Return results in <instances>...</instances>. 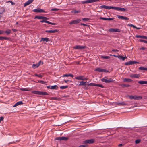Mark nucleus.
<instances>
[{"label":"nucleus","instance_id":"obj_1","mask_svg":"<svg viewBox=\"0 0 147 147\" xmlns=\"http://www.w3.org/2000/svg\"><path fill=\"white\" fill-rule=\"evenodd\" d=\"M31 92L32 94L40 95H49L47 92L43 91L33 90Z\"/></svg>","mask_w":147,"mask_h":147},{"label":"nucleus","instance_id":"obj_2","mask_svg":"<svg viewBox=\"0 0 147 147\" xmlns=\"http://www.w3.org/2000/svg\"><path fill=\"white\" fill-rule=\"evenodd\" d=\"M129 97L131 99H134V100H140L142 98V97L140 96H136L129 95Z\"/></svg>","mask_w":147,"mask_h":147},{"label":"nucleus","instance_id":"obj_3","mask_svg":"<svg viewBox=\"0 0 147 147\" xmlns=\"http://www.w3.org/2000/svg\"><path fill=\"white\" fill-rule=\"evenodd\" d=\"M101 81L107 83L114 82V80L111 78H110L109 80H108V78H103L101 79Z\"/></svg>","mask_w":147,"mask_h":147},{"label":"nucleus","instance_id":"obj_4","mask_svg":"<svg viewBox=\"0 0 147 147\" xmlns=\"http://www.w3.org/2000/svg\"><path fill=\"white\" fill-rule=\"evenodd\" d=\"M94 71H97L98 72H109V71L103 69H102L100 68H96Z\"/></svg>","mask_w":147,"mask_h":147},{"label":"nucleus","instance_id":"obj_5","mask_svg":"<svg viewBox=\"0 0 147 147\" xmlns=\"http://www.w3.org/2000/svg\"><path fill=\"white\" fill-rule=\"evenodd\" d=\"M81 20L80 19H77L76 20H73L69 22L70 25L76 24L78 23L81 21Z\"/></svg>","mask_w":147,"mask_h":147},{"label":"nucleus","instance_id":"obj_6","mask_svg":"<svg viewBox=\"0 0 147 147\" xmlns=\"http://www.w3.org/2000/svg\"><path fill=\"white\" fill-rule=\"evenodd\" d=\"M94 142V140L93 139H90L86 140L83 141V144H91L93 143Z\"/></svg>","mask_w":147,"mask_h":147},{"label":"nucleus","instance_id":"obj_7","mask_svg":"<svg viewBox=\"0 0 147 147\" xmlns=\"http://www.w3.org/2000/svg\"><path fill=\"white\" fill-rule=\"evenodd\" d=\"M33 12L36 13H46V12L43 9L40 8L34 9L32 10Z\"/></svg>","mask_w":147,"mask_h":147},{"label":"nucleus","instance_id":"obj_8","mask_svg":"<svg viewBox=\"0 0 147 147\" xmlns=\"http://www.w3.org/2000/svg\"><path fill=\"white\" fill-rule=\"evenodd\" d=\"M86 47V46H83L76 45L73 48L75 49L82 50L85 49Z\"/></svg>","mask_w":147,"mask_h":147},{"label":"nucleus","instance_id":"obj_9","mask_svg":"<svg viewBox=\"0 0 147 147\" xmlns=\"http://www.w3.org/2000/svg\"><path fill=\"white\" fill-rule=\"evenodd\" d=\"M138 63V62L136 61H129L125 63V65H132L134 64Z\"/></svg>","mask_w":147,"mask_h":147},{"label":"nucleus","instance_id":"obj_10","mask_svg":"<svg viewBox=\"0 0 147 147\" xmlns=\"http://www.w3.org/2000/svg\"><path fill=\"white\" fill-rule=\"evenodd\" d=\"M40 22L41 23L45 22L52 25H55L56 24L55 23L51 22L49 21L46 20H40Z\"/></svg>","mask_w":147,"mask_h":147},{"label":"nucleus","instance_id":"obj_11","mask_svg":"<svg viewBox=\"0 0 147 147\" xmlns=\"http://www.w3.org/2000/svg\"><path fill=\"white\" fill-rule=\"evenodd\" d=\"M75 78L78 80H86V78L83 76H79L75 77Z\"/></svg>","mask_w":147,"mask_h":147},{"label":"nucleus","instance_id":"obj_12","mask_svg":"<svg viewBox=\"0 0 147 147\" xmlns=\"http://www.w3.org/2000/svg\"><path fill=\"white\" fill-rule=\"evenodd\" d=\"M92 86H96L100 87L102 88H104V86L102 84H96L94 83H91L90 84Z\"/></svg>","mask_w":147,"mask_h":147},{"label":"nucleus","instance_id":"obj_13","mask_svg":"<svg viewBox=\"0 0 147 147\" xmlns=\"http://www.w3.org/2000/svg\"><path fill=\"white\" fill-rule=\"evenodd\" d=\"M117 16L118 18L121 19L122 20H127L129 19V18L127 17L124 16H120L119 15H117Z\"/></svg>","mask_w":147,"mask_h":147},{"label":"nucleus","instance_id":"obj_14","mask_svg":"<svg viewBox=\"0 0 147 147\" xmlns=\"http://www.w3.org/2000/svg\"><path fill=\"white\" fill-rule=\"evenodd\" d=\"M58 31V30L57 29H55L53 30H46L45 31V32H46L54 33L57 32Z\"/></svg>","mask_w":147,"mask_h":147},{"label":"nucleus","instance_id":"obj_15","mask_svg":"<svg viewBox=\"0 0 147 147\" xmlns=\"http://www.w3.org/2000/svg\"><path fill=\"white\" fill-rule=\"evenodd\" d=\"M135 37L137 38H141L143 39L147 40V36L140 35H136Z\"/></svg>","mask_w":147,"mask_h":147},{"label":"nucleus","instance_id":"obj_16","mask_svg":"<svg viewBox=\"0 0 147 147\" xmlns=\"http://www.w3.org/2000/svg\"><path fill=\"white\" fill-rule=\"evenodd\" d=\"M139 74H131L130 75V77L131 78H138L140 77Z\"/></svg>","mask_w":147,"mask_h":147},{"label":"nucleus","instance_id":"obj_17","mask_svg":"<svg viewBox=\"0 0 147 147\" xmlns=\"http://www.w3.org/2000/svg\"><path fill=\"white\" fill-rule=\"evenodd\" d=\"M23 104V103L22 101H19L17 102L13 106V107H16L17 106L20 105H22Z\"/></svg>","mask_w":147,"mask_h":147},{"label":"nucleus","instance_id":"obj_18","mask_svg":"<svg viewBox=\"0 0 147 147\" xmlns=\"http://www.w3.org/2000/svg\"><path fill=\"white\" fill-rule=\"evenodd\" d=\"M100 8L101 9L104 8L107 9H110V6H106L105 5H102L100 6Z\"/></svg>","mask_w":147,"mask_h":147},{"label":"nucleus","instance_id":"obj_19","mask_svg":"<svg viewBox=\"0 0 147 147\" xmlns=\"http://www.w3.org/2000/svg\"><path fill=\"white\" fill-rule=\"evenodd\" d=\"M138 83L141 84H147V81H139Z\"/></svg>","mask_w":147,"mask_h":147},{"label":"nucleus","instance_id":"obj_20","mask_svg":"<svg viewBox=\"0 0 147 147\" xmlns=\"http://www.w3.org/2000/svg\"><path fill=\"white\" fill-rule=\"evenodd\" d=\"M58 87L57 85H54L53 86H51V89L53 90H57L58 89Z\"/></svg>","mask_w":147,"mask_h":147},{"label":"nucleus","instance_id":"obj_21","mask_svg":"<svg viewBox=\"0 0 147 147\" xmlns=\"http://www.w3.org/2000/svg\"><path fill=\"white\" fill-rule=\"evenodd\" d=\"M88 3H91L93 2H98L99 1V0H87Z\"/></svg>","mask_w":147,"mask_h":147},{"label":"nucleus","instance_id":"obj_22","mask_svg":"<svg viewBox=\"0 0 147 147\" xmlns=\"http://www.w3.org/2000/svg\"><path fill=\"white\" fill-rule=\"evenodd\" d=\"M10 39V38L7 37H3V36H0V40H2L3 39H4L5 40H9Z\"/></svg>","mask_w":147,"mask_h":147},{"label":"nucleus","instance_id":"obj_23","mask_svg":"<svg viewBox=\"0 0 147 147\" xmlns=\"http://www.w3.org/2000/svg\"><path fill=\"white\" fill-rule=\"evenodd\" d=\"M45 41L46 42H47L49 41V38H41V40H40V41Z\"/></svg>","mask_w":147,"mask_h":147},{"label":"nucleus","instance_id":"obj_24","mask_svg":"<svg viewBox=\"0 0 147 147\" xmlns=\"http://www.w3.org/2000/svg\"><path fill=\"white\" fill-rule=\"evenodd\" d=\"M39 66V64H38V63L34 64L32 66V67L34 69L38 67Z\"/></svg>","mask_w":147,"mask_h":147},{"label":"nucleus","instance_id":"obj_25","mask_svg":"<svg viewBox=\"0 0 147 147\" xmlns=\"http://www.w3.org/2000/svg\"><path fill=\"white\" fill-rule=\"evenodd\" d=\"M123 81L125 82H131L132 81V80L131 79L129 78H125L124 79Z\"/></svg>","mask_w":147,"mask_h":147},{"label":"nucleus","instance_id":"obj_26","mask_svg":"<svg viewBox=\"0 0 147 147\" xmlns=\"http://www.w3.org/2000/svg\"><path fill=\"white\" fill-rule=\"evenodd\" d=\"M70 76V77L73 78V77H74V75L73 74H65L63 75L62 76V77H68V76Z\"/></svg>","mask_w":147,"mask_h":147},{"label":"nucleus","instance_id":"obj_27","mask_svg":"<svg viewBox=\"0 0 147 147\" xmlns=\"http://www.w3.org/2000/svg\"><path fill=\"white\" fill-rule=\"evenodd\" d=\"M139 69L141 71H147V68L144 67H139Z\"/></svg>","mask_w":147,"mask_h":147},{"label":"nucleus","instance_id":"obj_28","mask_svg":"<svg viewBox=\"0 0 147 147\" xmlns=\"http://www.w3.org/2000/svg\"><path fill=\"white\" fill-rule=\"evenodd\" d=\"M112 9L114 10L118 11L119 7L110 6V9Z\"/></svg>","mask_w":147,"mask_h":147},{"label":"nucleus","instance_id":"obj_29","mask_svg":"<svg viewBox=\"0 0 147 147\" xmlns=\"http://www.w3.org/2000/svg\"><path fill=\"white\" fill-rule=\"evenodd\" d=\"M4 33H6L7 35H8L11 33V30L9 29H8L4 32Z\"/></svg>","mask_w":147,"mask_h":147},{"label":"nucleus","instance_id":"obj_30","mask_svg":"<svg viewBox=\"0 0 147 147\" xmlns=\"http://www.w3.org/2000/svg\"><path fill=\"white\" fill-rule=\"evenodd\" d=\"M20 90L22 91H28L31 90V89L28 88H21L20 89Z\"/></svg>","mask_w":147,"mask_h":147},{"label":"nucleus","instance_id":"obj_31","mask_svg":"<svg viewBox=\"0 0 147 147\" xmlns=\"http://www.w3.org/2000/svg\"><path fill=\"white\" fill-rule=\"evenodd\" d=\"M68 139V138L67 137H65L64 136H62L61 137V140H67Z\"/></svg>","mask_w":147,"mask_h":147},{"label":"nucleus","instance_id":"obj_32","mask_svg":"<svg viewBox=\"0 0 147 147\" xmlns=\"http://www.w3.org/2000/svg\"><path fill=\"white\" fill-rule=\"evenodd\" d=\"M60 98L57 97H52L51 98V100H60Z\"/></svg>","mask_w":147,"mask_h":147},{"label":"nucleus","instance_id":"obj_33","mask_svg":"<svg viewBox=\"0 0 147 147\" xmlns=\"http://www.w3.org/2000/svg\"><path fill=\"white\" fill-rule=\"evenodd\" d=\"M42 16H36L34 17V19H42Z\"/></svg>","mask_w":147,"mask_h":147},{"label":"nucleus","instance_id":"obj_34","mask_svg":"<svg viewBox=\"0 0 147 147\" xmlns=\"http://www.w3.org/2000/svg\"><path fill=\"white\" fill-rule=\"evenodd\" d=\"M101 57L102 58L105 59H109L110 58V57L109 56H101Z\"/></svg>","mask_w":147,"mask_h":147},{"label":"nucleus","instance_id":"obj_35","mask_svg":"<svg viewBox=\"0 0 147 147\" xmlns=\"http://www.w3.org/2000/svg\"><path fill=\"white\" fill-rule=\"evenodd\" d=\"M125 9L124 8H121L119 7L118 11H125Z\"/></svg>","mask_w":147,"mask_h":147},{"label":"nucleus","instance_id":"obj_36","mask_svg":"<svg viewBox=\"0 0 147 147\" xmlns=\"http://www.w3.org/2000/svg\"><path fill=\"white\" fill-rule=\"evenodd\" d=\"M121 86L122 87H129L130 86V85L129 84H121Z\"/></svg>","mask_w":147,"mask_h":147},{"label":"nucleus","instance_id":"obj_37","mask_svg":"<svg viewBox=\"0 0 147 147\" xmlns=\"http://www.w3.org/2000/svg\"><path fill=\"white\" fill-rule=\"evenodd\" d=\"M68 88V86H61L60 87V88L62 89H66Z\"/></svg>","mask_w":147,"mask_h":147},{"label":"nucleus","instance_id":"obj_38","mask_svg":"<svg viewBox=\"0 0 147 147\" xmlns=\"http://www.w3.org/2000/svg\"><path fill=\"white\" fill-rule=\"evenodd\" d=\"M72 13H78L80 12V11L78 10H75L74 11H71Z\"/></svg>","mask_w":147,"mask_h":147},{"label":"nucleus","instance_id":"obj_39","mask_svg":"<svg viewBox=\"0 0 147 147\" xmlns=\"http://www.w3.org/2000/svg\"><path fill=\"white\" fill-rule=\"evenodd\" d=\"M139 41L140 42H142L145 43H147V40H144L142 39H140L139 40Z\"/></svg>","mask_w":147,"mask_h":147},{"label":"nucleus","instance_id":"obj_40","mask_svg":"<svg viewBox=\"0 0 147 147\" xmlns=\"http://www.w3.org/2000/svg\"><path fill=\"white\" fill-rule=\"evenodd\" d=\"M109 31L111 32H114L115 31V28H111L109 29Z\"/></svg>","mask_w":147,"mask_h":147},{"label":"nucleus","instance_id":"obj_41","mask_svg":"<svg viewBox=\"0 0 147 147\" xmlns=\"http://www.w3.org/2000/svg\"><path fill=\"white\" fill-rule=\"evenodd\" d=\"M81 3H82V4H85V3L88 4L87 0H86L82 1L81 2Z\"/></svg>","mask_w":147,"mask_h":147},{"label":"nucleus","instance_id":"obj_42","mask_svg":"<svg viewBox=\"0 0 147 147\" xmlns=\"http://www.w3.org/2000/svg\"><path fill=\"white\" fill-rule=\"evenodd\" d=\"M85 82L82 81L80 82L79 85L84 86L85 85Z\"/></svg>","mask_w":147,"mask_h":147},{"label":"nucleus","instance_id":"obj_43","mask_svg":"<svg viewBox=\"0 0 147 147\" xmlns=\"http://www.w3.org/2000/svg\"><path fill=\"white\" fill-rule=\"evenodd\" d=\"M141 140L140 139L136 140L135 141V143L137 144L139 143L140 142Z\"/></svg>","mask_w":147,"mask_h":147},{"label":"nucleus","instance_id":"obj_44","mask_svg":"<svg viewBox=\"0 0 147 147\" xmlns=\"http://www.w3.org/2000/svg\"><path fill=\"white\" fill-rule=\"evenodd\" d=\"M34 75L35 76H38V77L40 78V77H42V75H41V74H35Z\"/></svg>","mask_w":147,"mask_h":147},{"label":"nucleus","instance_id":"obj_45","mask_svg":"<svg viewBox=\"0 0 147 147\" xmlns=\"http://www.w3.org/2000/svg\"><path fill=\"white\" fill-rule=\"evenodd\" d=\"M121 30L119 29L115 28V32H120Z\"/></svg>","mask_w":147,"mask_h":147},{"label":"nucleus","instance_id":"obj_46","mask_svg":"<svg viewBox=\"0 0 147 147\" xmlns=\"http://www.w3.org/2000/svg\"><path fill=\"white\" fill-rule=\"evenodd\" d=\"M43 62L42 61H39L38 63V64H39V66L40 65H43Z\"/></svg>","mask_w":147,"mask_h":147},{"label":"nucleus","instance_id":"obj_47","mask_svg":"<svg viewBox=\"0 0 147 147\" xmlns=\"http://www.w3.org/2000/svg\"><path fill=\"white\" fill-rule=\"evenodd\" d=\"M128 26L131 27H133L134 28H135V26L133 25L132 24H128Z\"/></svg>","mask_w":147,"mask_h":147},{"label":"nucleus","instance_id":"obj_48","mask_svg":"<svg viewBox=\"0 0 147 147\" xmlns=\"http://www.w3.org/2000/svg\"><path fill=\"white\" fill-rule=\"evenodd\" d=\"M119 58L120 59H122L123 60H124L123 57V56L119 55Z\"/></svg>","mask_w":147,"mask_h":147},{"label":"nucleus","instance_id":"obj_49","mask_svg":"<svg viewBox=\"0 0 147 147\" xmlns=\"http://www.w3.org/2000/svg\"><path fill=\"white\" fill-rule=\"evenodd\" d=\"M33 1L34 0H28L27 1L28 2L29 4H30V3H32Z\"/></svg>","mask_w":147,"mask_h":147},{"label":"nucleus","instance_id":"obj_50","mask_svg":"<svg viewBox=\"0 0 147 147\" xmlns=\"http://www.w3.org/2000/svg\"><path fill=\"white\" fill-rule=\"evenodd\" d=\"M38 82L42 84H44L46 82L42 80H40L38 81Z\"/></svg>","mask_w":147,"mask_h":147},{"label":"nucleus","instance_id":"obj_51","mask_svg":"<svg viewBox=\"0 0 147 147\" xmlns=\"http://www.w3.org/2000/svg\"><path fill=\"white\" fill-rule=\"evenodd\" d=\"M59 10V9L56 8H52L51 9V11H58Z\"/></svg>","mask_w":147,"mask_h":147},{"label":"nucleus","instance_id":"obj_52","mask_svg":"<svg viewBox=\"0 0 147 147\" xmlns=\"http://www.w3.org/2000/svg\"><path fill=\"white\" fill-rule=\"evenodd\" d=\"M100 19L104 20H107V18L100 17Z\"/></svg>","mask_w":147,"mask_h":147},{"label":"nucleus","instance_id":"obj_53","mask_svg":"<svg viewBox=\"0 0 147 147\" xmlns=\"http://www.w3.org/2000/svg\"><path fill=\"white\" fill-rule=\"evenodd\" d=\"M88 145L86 144L80 145L79 146V147H87Z\"/></svg>","mask_w":147,"mask_h":147},{"label":"nucleus","instance_id":"obj_54","mask_svg":"<svg viewBox=\"0 0 147 147\" xmlns=\"http://www.w3.org/2000/svg\"><path fill=\"white\" fill-rule=\"evenodd\" d=\"M89 19V18H84L82 19V20L84 21H88Z\"/></svg>","mask_w":147,"mask_h":147},{"label":"nucleus","instance_id":"obj_55","mask_svg":"<svg viewBox=\"0 0 147 147\" xmlns=\"http://www.w3.org/2000/svg\"><path fill=\"white\" fill-rule=\"evenodd\" d=\"M55 140H61V137H56L55 139Z\"/></svg>","mask_w":147,"mask_h":147},{"label":"nucleus","instance_id":"obj_56","mask_svg":"<svg viewBox=\"0 0 147 147\" xmlns=\"http://www.w3.org/2000/svg\"><path fill=\"white\" fill-rule=\"evenodd\" d=\"M121 105H126L127 104L125 103L124 102H121Z\"/></svg>","mask_w":147,"mask_h":147},{"label":"nucleus","instance_id":"obj_57","mask_svg":"<svg viewBox=\"0 0 147 147\" xmlns=\"http://www.w3.org/2000/svg\"><path fill=\"white\" fill-rule=\"evenodd\" d=\"M42 19L44 20H46L48 19V18H47V17L42 16Z\"/></svg>","mask_w":147,"mask_h":147},{"label":"nucleus","instance_id":"obj_58","mask_svg":"<svg viewBox=\"0 0 147 147\" xmlns=\"http://www.w3.org/2000/svg\"><path fill=\"white\" fill-rule=\"evenodd\" d=\"M28 5H29V3H28V2L27 1L24 3V7H25Z\"/></svg>","mask_w":147,"mask_h":147},{"label":"nucleus","instance_id":"obj_59","mask_svg":"<svg viewBox=\"0 0 147 147\" xmlns=\"http://www.w3.org/2000/svg\"><path fill=\"white\" fill-rule=\"evenodd\" d=\"M114 19V18H107V20H113Z\"/></svg>","mask_w":147,"mask_h":147},{"label":"nucleus","instance_id":"obj_60","mask_svg":"<svg viewBox=\"0 0 147 147\" xmlns=\"http://www.w3.org/2000/svg\"><path fill=\"white\" fill-rule=\"evenodd\" d=\"M5 11V10L4 9H3V10L2 11L0 12V18L1 17V14H2L3 13V12L4 11Z\"/></svg>","mask_w":147,"mask_h":147},{"label":"nucleus","instance_id":"obj_61","mask_svg":"<svg viewBox=\"0 0 147 147\" xmlns=\"http://www.w3.org/2000/svg\"><path fill=\"white\" fill-rule=\"evenodd\" d=\"M12 30L14 32H16L18 31L17 30L15 29H12Z\"/></svg>","mask_w":147,"mask_h":147},{"label":"nucleus","instance_id":"obj_62","mask_svg":"<svg viewBox=\"0 0 147 147\" xmlns=\"http://www.w3.org/2000/svg\"><path fill=\"white\" fill-rule=\"evenodd\" d=\"M112 51L113 52H118L119 51V50H117V49H113L112 50Z\"/></svg>","mask_w":147,"mask_h":147},{"label":"nucleus","instance_id":"obj_63","mask_svg":"<svg viewBox=\"0 0 147 147\" xmlns=\"http://www.w3.org/2000/svg\"><path fill=\"white\" fill-rule=\"evenodd\" d=\"M4 118L2 117H0V123L1 122V121H3V120Z\"/></svg>","mask_w":147,"mask_h":147},{"label":"nucleus","instance_id":"obj_64","mask_svg":"<svg viewBox=\"0 0 147 147\" xmlns=\"http://www.w3.org/2000/svg\"><path fill=\"white\" fill-rule=\"evenodd\" d=\"M121 102H115V103L116 104L121 105Z\"/></svg>","mask_w":147,"mask_h":147}]
</instances>
